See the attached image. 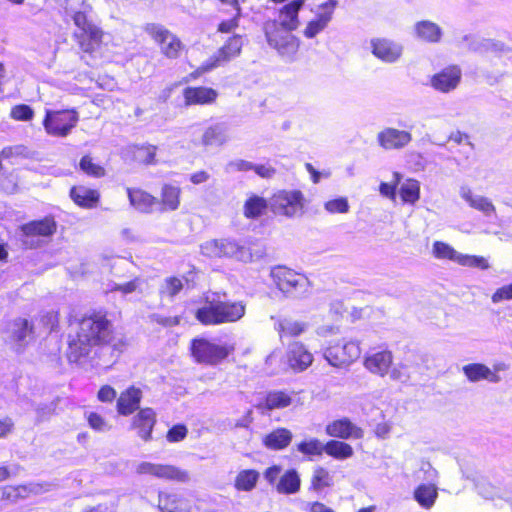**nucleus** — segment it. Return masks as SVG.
<instances>
[{
    "label": "nucleus",
    "instance_id": "6e6d98bb",
    "mask_svg": "<svg viewBox=\"0 0 512 512\" xmlns=\"http://www.w3.org/2000/svg\"><path fill=\"white\" fill-rule=\"evenodd\" d=\"M10 116L18 121H29L34 116L32 108L26 104L16 105L11 109Z\"/></svg>",
    "mask_w": 512,
    "mask_h": 512
},
{
    "label": "nucleus",
    "instance_id": "ddd939ff",
    "mask_svg": "<svg viewBox=\"0 0 512 512\" xmlns=\"http://www.w3.org/2000/svg\"><path fill=\"white\" fill-rule=\"evenodd\" d=\"M232 348L210 342L206 339H194L191 345L192 355L199 363L216 364L225 359Z\"/></svg>",
    "mask_w": 512,
    "mask_h": 512
},
{
    "label": "nucleus",
    "instance_id": "13d9d810",
    "mask_svg": "<svg viewBox=\"0 0 512 512\" xmlns=\"http://www.w3.org/2000/svg\"><path fill=\"white\" fill-rule=\"evenodd\" d=\"M157 147L153 145L142 146L138 149L137 158L145 164H154Z\"/></svg>",
    "mask_w": 512,
    "mask_h": 512
},
{
    "label": "nucleus",
    "instance_id": "a211bd4d",
    "mask_svg": "<svg viewBox=\"0 0 512 512\" xmlns=\"http://www.w3.org/2000/svg\"><path fill=\"white\" fill-rule=\"evenodd\" d=\"M337 4V0H328L319 5L316 17L308 22L303 31V35L308 39H312L322 32L332 20Z\"/></svg>",
    "mask_w": 512,
    "mask_h": 512
},
{
    "label": "nucleus",
    "instance_id": "c85d7f7f",
    "mask_svg": "<svg viewBox=\"0 0 512 512\" xmlns=\"http://www.w3.org/2000/svg\"><path fill=\"white\" fill-rule=\"evenodd\" d=\"M312 361V354L304 347L303 344L295 342L290 345L288 351V362L292 369L296 371H303L312 364Z\"/></svg>",
    "mask_w": 512,
    "mask_h": 512
},
{
    "label": "nucleus",
    "instance_id": "a18cd8bd",
    "mask_svg": "<svg viewBox=\"0 0 512 512\" xmlns=\"http://www.w3.org/2000/svg\"><path fill=\"white\" fill-rule=\"evenodd\" d=\"M268 206L267 201L259 196H251L244 204V215L249 219L261 216Z\"/></svg>",
    "mask_w": 512,
    "mask_h": 512
},
{
    "label": "nucleus",
    "instance_id": "72a5a7b5",
    "mask_svg": "<svg viewBox=\"0 0 512 512\" xmlns=\"http://www.w3.org/2000/svg\"><path fill=\"white\" fill-rule=\"evenodd\" d=\"M292 396L288 392L285 391H270L265 396L264 400L261 401L257 408L262 412L271 411L275 409H283L291 405Z\"/></svg>",
    "mask_w": 512,
    "mask_h": 512
},
{
    "label": "nucleus",
    "instance_id": "f8f14e48",
    "mask_svg": "<svg viewBox=\"0 0 512 512\" xmlns=\"http://www.w3.org/2000/svg\"><path fill=\"white\" fill-rule=\"evenodd\" d=\"M56 231V222L49 217L31 221L21 227V241L26 248H36L41 245L40 237H49Z\"/></svg>",
    "mask_w": 512,
    "mask_h": 512
},
{
    "label": "nucleus",
    "instance_id": "79ce46f5",
    "mask_svg": "<svg viewBox=\"0 0 512 512\" xmlns=\"http://www.w3.org/2000/svg\"><path fill=\"white\" fill-rule=\"evenodd\" d=\"M414 498L422 507L430 508L437 498V489L432 484H421L415 489Z\"/></svg>",
    "mask_w": 512,
    "mask_h": 512
},
{
    "label": "nucleus",
    "instance_id": "09e8293b",
    "mask_svg": "<svg viewBox=\"0 0 512 512\" xmlns=\"http://www.w3.org/2000/svg\"><path fill=\"white\" fill-rule=\"evenodd\" d=\"M324 449L325 444L317 438H310L297 444L298 452L308 457L321 456Z\"/></svg>",
    "mask_w": 512,
    "mask_h": 512
},
{
    "label": "nucleus",
    "instance_id": "e2e57ef3",
    "mask_svg": "<svg viewBox=\"0 0 512 512\" xmlns=\"http://www.w3.org/2000/svg\"><path fill=\"white\" fill-rule=\"evenodd\" d=\"M116 396V390L110 385L102 386L97 393L98 400L103 403H112Z\"/></svg>",
    "mask_w": 512,
    "mask_h": 512
},
{
    "label": "nucleus",
    "instance_id": "f03ea898",
    "mask_svg": "<svg viewBox=\"0 0 512 512\" xmlns=\"http://www.w3.org/2000/svg\"><path fill=\"white\" fill-rule=\"evenodd\" d=\"M201 253L210 258H229L242 263H250L263 259L266 248L262 244L246 245L233 238L212 239L201 245Z\"/></svg>",
    "mask_w": 512,
    "mask_h": 512
},
{
    "label": "nucleus",
    "instance_id": "bb28decb",
    "mask_svg": "<svg viewBox=\"0 0 512 512\" xmlns=\"http://www.w3.org/2000/svg\"><path fill=\"white\" fill-rule=\"evenodd\" d=\"M131 205L143 213L158 211L160 202L154 196L140 189H127Z\"/></svg>",
    "mask_w": 512,
    "mask_h": 512
},
{
    "label": "nucleus",
    "instance_id": "f704fd0d",
    "mask_svg": "<svg viewBox=\"0 0 512 512\" xmlns=\"http://www.w3.org/2000/svg\"><path fill=\"white\" fill-rule=\"evenodd\" d=\"M463 373L471 382L488 380L492 383L500 381V377L489 367L481 363L468 364L463 367Z\"/></svg>",
    "mask_w": 512,
    "mask_h": 512
},
{
    "label": "nucleus",
    "instance_id": "7ed1b4c3",
    "mask_svg": "<svg viewBox=\"0 0 512 512\" xmlns=\"http://www.w3.org/2000/svg\"><path fill=\"white\" fill-rule=\"evenodd\" d=\"M205 303L197 309L196 319L204 325H220L240 320L246 311L242 301H222L219 293H207Z\"/></svg>",
    "mask_w": 512,
    "mask_h": 512
},
{
    "label": "nucleus",
    "instance_id": "8fccbe9b",
    "mask_svg": "<svg viewBox=\"0 0 512 512\" xmlns=\"http://www.w3.org/2000/svg\"><path fill=\"white\" fill-rule=\"evenodd\" d=\"M79 168L86 175L93 178H101L106 174L105 168L102 165L95 163L90 155H85L81 158Z\"/></svg>",
    "mask_w": 512,
    "mask_h": 512
},
{
    "label": "nucleus",
    "instance_id": "4d7b16f0",
    "mask_svg": "<svg viewBox=\"0 0 512 512\" xmlns=\"http://www.w3.org/2000/svg\"><path fill=\"white\" fill-rule=\"evenodd\" d=\"M89 426L98 432H105L110 429L109 424L98 413L91 412L87 416Z\"/></svg>",
    "mask_w": 512,
    "mask_h": 512
},
{
    "label": "nucleus",
    "instance_id": "864d4df0",
    "mask_svg": "<svg viewBox=\"0 0 512 512\" xmlns=\"http://www.w3.org/2000/svg\"><path fill=\"white\" fill-rule=\"evenodd\" d=\"M401 178H402V176L400 173L394 172L393 180L391 183L382 182L380 184V186H379L380 194L388 199L395 200L396 188H397V185L400 183Z\"/></svg>",
    "mask_w": 512,
    "mask_h": 512
},
{
    "label": "nucleus",
    "instance_id": "f257e3e1",
    "mask_svg": "<svg viewBox=\"0 0 512 512\" xmlns=\"http://www.w3.org/2000/svg\"><path fill=\"white\" fill-rule=\"evenodd\" d=\"M121 345L120 341L115 342L112 324L106 315L94 312L80 321L76 336L69 341L67 357L70 362L83 364L96 347L120 352Z\"/></svg>",
    "mask_w": 512,
    "mask_h": 512
},
{
    "label": "nucleus",
    "instance_id": "e433bc0d",
    "mask_svg": "<svg viewBox=\"0 0 512 512\" xmlns=\"http://www.w3.org/2000/svg\"><path fill=\"white\" fill-rule=\"evenodd\" d=\"M300 486L301 479L298 472L295 469H289L280 476L276 484V490L280 494L290 495L297 493L300 490Z\"/></svg>",
    "mask_w": 512,
    "mask_h": 512
},
{
    "label": "nucleus",
    "instance_id": "7c9ffc66",
    "mask_svg": "<svg viewBox=\"0 0 512 512\" xmlns=\"http://www.w3.org/2000/svg\"><path fill=\"white\" fill-rule=\"evenodd\" d=\"M158 508L162 512H189L190 504L180 494L160 492Z\"/></svg>",
    "mask_w": 512,
    "mask_h": 512
},
{
    "label": "nucleus",
    "instance_id": "20e7f679",
    "mask_svg": "<svg viewBox=\"0 0 512 512\" xmlns=\"http://www.w3.org/2000/svg\"><path fill=\"white\" fill-rule=\"evenodd\" d=\"M91 11L92 7L88 4L66 14L76 26L73 36L84 52H92L100 44L103 35L102 30L90 18Z\"/></svg>",
    "mask_w": 512,
    "mask_h": 512
},
{
    "label": "nucleus",
    "instance_id": "39448f33",
    "mask_svg": "<svg viewBox=\"0 0 512 512\" xmlns=\"http://www.w3.org/2000/svg\"><path fill=\"white\" fill-rule=\"evenodd\" d=\"M270 276L276 287L286 297L300 298L309 292V280L286 266L273 267Z\"/></svg>",
    "mask_w": 512,
    "mask_h": 512
},
{
    "label": "nucleus",
    "instance_id": "393cba45",
    "mask_svg": "<svg viewBox=\"0 0 512 512\" xmlns=\"http://www.w3.org/2000/svg\"><path fill=\"white\" fill-rule=\"evenodd\" d=\"M141 399L142 391L135 386H130L117 398V412L123 416L131 415L139 408Z\"/></svg>",
    "mask_w": 512,
    "mask_h": 512
},
{
    "label": "nucleus",
    "instance_id": "0e129e2a",
    "mask_svg": "<svg viewBox=\"0 0 512 512\" xmlns=\"http://www.w3.org/2000/svg\"><path fill=\"white\" fill-rule=\"evenodd\" d=\"M252 168H253V163L246 161V160L237 159V160L230 161L226 165L225 170H226V172L231 173V172H235V171H249V170H252Z\"/></svg>",
    "mask_w": 512,
    "mask_h": 512
},
{
    "label": "nucleus",
    "instance_id": "603ef678",
    "mask_svg": "<svg viewBox=\"0 0 512 512\" xmlns=\"http://www.w3.org/2000/svg\"><path fill=\"white\" fill-rule=\"evenodd\" d=\"M349 203L346 197H339L324 203V209L330 214H344L349 211Z\"/></svg>",
    "mask_w": 512,
    "mask_h": 512
},
{
    "label": "nucleus",
    "instance_id": "ea45409f",
    "mask_svg": "<svg viewBox=\"0 0 512 512\" xmlns=\"http://www.w3.org/2000/svg\"><path fill=\"white\" fill-rule=\"evenodd\" d=\"M180 192V188L178 187L168 184L164 185L161 192L162 201L158 210H176L180 204Z\"/></svg>",
    "mask_w": 512,
    "mask_h": 512
},
{
    "label": "nucleus",
    "instance_id": "a19ab883",
    "mask_svg": "<svg viewBox=\"0 0 512 512\" xmlns=\"http://www.w3.org/2000/svg\"><path fill=\"white\" fill-rule=\"evenodd\" d=\"M324 452L337 459V460H345L353 456V448L348 443L338 441V440H330L325 444Z\"/></svg>",
    "mask_w": 512,
    "mask_h": 512
},
{
    "label": "nucleus",
    "instance_id": "69168bd1",
    "mask_svg": "<svg viewBox=\"0 0 512 512\" xmlns=\"http://www.w3.org/2000/svg\"><path fill=\"white\" fill-rule=\"evenodd\" d=\"M139 285H140V279L135 278V279H133L127 283H124V284H113L109 290L110 291H120L123 294H130V293L136 291V289L139 287Z\"/></svg>",
    "mask_w": 512,
    "mask_h": 512
},
{
    "label": "nucleus",
    "instance_id": "cd10ccee",
    "mask_svg": "<svg viewBox=\"0 0 512 512\" xmlns=\"http://www.w3.org/2000/svg\"><path fill=\"white\" fill-rule=\"evenodd\" d=\"M156 423V414L151 408L141 409L133 418L132 425L138 430V436L145 441L151 438L153 427Z\"/></svg>",
    "mask_w": 512,
    "mask_h": 512
},
{
    "label": "nucleus",
    "instance_id": "4468645a",
    "mask_svg": "<svg viewBox=\"0 0 512 512\" xmlns=\"http://www.w3.org/2000/svg\"><path fill=\"white\" fill-rule=\"evenodd\" d=\"M360 354V343L350 340L327 347L324 357L330 365L340 367L355 361L359 358Z\"/></svg>",
    "mask_w": 512,
    "mask_h": 512
},
{
    "label": "nucleus",
    "instance_id": "f3484780",
    "mask_svg": "<svg viewBox=\"0 0 512 512\" xmlns=\"http://www.w3.org/2000/svg\"><path fill=\"white\" fill-rule=\"evenodd\" d=\"M7 337L9 341L17 346V349H23L35 339L33 324L26 318H16L7 326Z\"/></svg>",
    "mask_w": 512,
    "mask_h": 512
},
{
    "label": "nucleus",
    "instance_id": "c756f323",
    "mask_svg": "<svg viewBox=\"0 0 512 512\" xmlns=\"http://www.w3.org/2000/svg\"><path fill=\"white\" fill-rule=\"evenodd\" d=\"M414 34L417 39L434 44L441 41L443 31L438 24L430 20H422L415 23Z\"/></svg>",
    "mask_w": 512,
    "mask_h": 512
},
{
    "label": "nucleus",
    "instance_id": "6ab92c4d",
    "mask_svg": "<svg viewBox=\"0 0 512 512\" xmlns=\"http://www.w3.org/2000/svg\"><path fill=\"white\" fill-rule=\"evenodd\" d=\"M462 78V70L458 65H449L434 74L430 80L431 86L442 93L455 90Z\"/></svg>",
    "mask_w": 512,
    "mask_h": 512
},
{
    "label": "nucleus",
    "instance_id": "c9c22d12",
    "mask_svg": "<svg viewBox=\"0 0 512 512\" xmlns=\"http://www.w3.org/2000/svg\"><path fill=\"white\" fill-rule=\"evenodd\" d=\"M72 200L84 208H93L99 201V193L85 186L73 187L70 191Z\"/></svg>",
    "mask_w": 512,
    "mask_h": 512
},
{
    "label": "nucleus",
    "instance_id": "bf43d9fd",
    "mask_svg": "<svg viewBox=\"0 0 512 512\" xmlns=\"http://www.w3.org/2000/svg\"><path fill=\"white\" fill-rule=\"evenodd\" d=\"M188 430L184 424H177L171 427L166 435L168 442H179L187 436Z\"/></svg>",
    "mask_w": 512,
    "mask_h": 512
},
{
    "label": "nucleus",
    "instance_id": "dca6fc26",
    "mask_svg": "<svg viewBox=\"0 0 512 512\" xmlns=\"http://www.w3.org/2000/svg\"><path fill=\"white\" fill-rule=\"evenodd\" d=\"M378 145L385 151L402 150L413 140L411 132L394 127H385L377 133Z\"/></svg>",
    "mask_w": 512,
    "mask_h": 512
},
{
    "label": "nucleus",
    "instance_id": "1a4fd4ad",
    "mask_svg": "<svg viewBox=\"0 0 512 512\" xmlns=\"http://www.w3.org/2000/svg\"><path fill=\"white\" fill-rule=\"evenodd\" d=\"M79 121L75 109L46 110L43 127L46 133L53 137H67Z\"/></svg>",
    "mask_w": 512,
    "mask_h": 512
},
{
    "label": "nucleus",
    "instance_id": "4be33fe9",
    "mask_svg": "<svg viewBox=\"0 0 512 512\" xmlns=\"http://www.w3.org/2000/svg\"><path fill=\"white\" fill-rule=\"evenodd\" d=\"M393 363V355L389 350L373 352L365 357V368L378 376L384 377L388 374Z\"/></svg>",
    "mask_w": 512,
    "mask_h": 512
},
{
    "label": "nucleus",
    "instance_id": "37998d69",
    "mask_svg": "<svg viewBox=\"0 0 512 512\" xmlns=\"http://www.w3.org/2000/svg\"><path fill=\"white\" fill-rule=\"evenodd\" d=\"M259 479V473L253 469L242 470L235 479V488L239 491H251L255 488Z\"/></svg>",
    "mask_w": 512,
    "mask_h": 512
},
{
    "label": "nucleus",
    "instance_id": "58836bf2",
    "mask_svg": "<svg viewBox=\"0 0 512 512\" xmlns=\"http://www.w3.org/2000/svg\"><path fill=\"white\" fill-rule=\"evenodd\" d=\"M307 328L306 323L295 321L292 319H279L275 323V330L279 333L280 337L289 336L296 337L302 334Z\"/></svg>",
    "mask_w": 512,
    "mask_h": 512
},
{
    "label": "nucleus",
    "instance_id": "5fc2aeb1",
    "mask_svg": "<svg viewBox=\"0 0 512 512\" xmlns=\"http://www.w3.org/2000/svg\"><path fill=\"white\" fill-rule=\"evenodd\" d=\"M459 265L467 267H478L483 270L489 268V263L484 257L467 254L461 255Z\"/></svg>",
    "mask_w": 512,
    "mask_h": 512
},
{
    "label": "nucleus",
    "instance_id": "9d476101",
    "mask_svg": "<svg viewBox=\"0 0 512 512\" xmlns=\"http://www.w3.org/2000/svg\"><path fill=\"white\" fill-rule=\"evenodd\" d=\"M144 31L160 46L161 52L167 58L179 57L184 45L182 41L170 30L161 24L148 23Z\"/></svg>",
    "mask_w": 512,
    "mask_h": 512
},
{
    "label": "nucleus",
    "instance_id": "b1692460",
    "mask_svg": "<svg viewBox=\"0 0 512 512\" xmlns=\"http://www.w3.org/2000/svg\"><path fill=\"white\" fill-rule=\"evenodd\" d=\"M186 106L212 104L218 97V92L209 87H187L183 91Z\"/></svg>",
    "mask_w": 512,
    "mask_h": 512
},
{
    "label": "nucleus",
    "instance_id": "473e14b6",
    "mask_svg": "<svg viewBox=\"0 0 512 512\" xmlns=\"http://www.w3.org/2000/svg\"><path fill=\"white\" fill-rule=\"evenodd\" d=\"M228 140V125L218 122L207 127L202 135L204 146H222Z\"/></svg>",
    "mask_w": 512,
    "mask_h": 512
},
{
    "label": "nucleus",
    "instance_id": "0eeeda50",
    "mask_svg": "<svg viewBox=\"0 0 512 512\" xmlns=\"http://www.w3.org/2000/svg\"><path fill=\"white\" fill-rule=\"evenodd\" d=\"M291 30H286L274 23L264 24V33L267 43L277 53L288 61H292L299 49V39Z\"/></svg>",
    "mask_w": 512,
    "mask_h": 512
},
{
    "label": "nucleus",
    "instance_id": "423d86ee",
    "mask_svg": "<svg viewBox=\"0 0 512 512\" xmlns=\"http://www.w3.org/2000/svg\"><path fill=\"white\" fill-rule=\"evenodd\" d=\"M275 215L286 218H299L305 213L306 199L300 190H280L269 201Z\"/></svg>",
    "mask_w": 512,
    "mask_h": 512
},
{
    "label": "nucleus",
    "instance_id": "9b49d317",
    "mask_svg": "<svg viewBox=\"0 0 512 512\" xmlns=\"http://www.w3.org/2000/svg\"><path fill=\"white\" fill-rule=\"evenodd\" d=\"M243 44V36L234 34L225 42L221 48L218 49V51L213 56H211L196 70V73L202 74L208 72L235 59L240 55Z\"/></svg>",
    "mask_w": 512,
    "mask_h": 512
},
{
    "label": "nucleus",
    "instance_id": "338daca9",
    "mask_svg": "<svg viewBox=\"0 0 512 512\" xmlns=\"http://www.w3.org/2000/svg\"><path fill=\"white\" fill-rule=\"evenodd\" d=\"M17 178L15 175L10 174L9 176L2 177L0 176V187L6 193H13L17 189Z\"/></svg>",
    "mask_w": 512,
    "mask_h": 512
},
{
    "label": "nucleus",
    "instance_id": "2eb2a0df",
    "mask_svg": "<svg viewBox=\"0 0 512 512\" xmlns=\"http://www.w3.org/2000/svg\"><path fill=\"white\" fill-rule=\"evenodd\" d=\"M137 474L150 475L158 479L175 480L178 482H188L190 477L189 473L180 468L168 465L151 462H141L136 467Z\"/></svg>",
    "mask_w": 512,
    "mask_h": 512
},
{
    "label": "nucleus",
    "instance_id": "3c124183",
    "mask_svg": "<svg viewBox=\"0 0 512 512\" xmlns=\"http://www.w3.org/2000/svg\"><path fill=\"white\" fill-rule=\"evenodd\" d=\"M183 289V282L180 278L172 276L164 279L159 292L162 296L175 297Z\"/></svg>",
    "mask_w": 512,
    "mask_h": 512
},
{
    "label": "nucleus",
    "instance_id": "a878e982",
    "mask_svg": "<svg viewBox=\"0 0 512 512\" xmlns=\"http://www.w3.org/2000/svg\"><path fill=\"white\" fill-rule=\"evenodd\" d=\"M459 195L471 208L482 212L485 216L495 213L496 209L493 203L487 197L474 194L469 186L461 185Z\"/></svg>",
    "mask_w": 512,
    "mask_h": 512
},
{
    "label": "nucleus",
    "instance_id": "5701e85b",
    "mask_svg": "<svg viewBox=\"0 0 512 512\" xmlns=\"http://www.w3.org/2000/svg\"><path fill=\"white\" fill-rule=\"evenodd\" d=\"M327 435L341 439H360L363 437V430L353 424L348 418L335 420L329 423L325 429Z\"/></svg>",
    "mask_w": 512,
    "mask_h": 512
},
{
    "label": "nucleus",
    "instance_id": "c03bdc74",
    "mask_svg": "<svg viewBox=\"0 0 512 512\" xmlns=\"http://www.w3.org/2000/svg\"><path fill=\"white\" fill-rule=\"evenodd\" d=\"M332 485L333 477L331 476L329 471L322 466H317L313 470L310 489L319 492L322 491L324 488L330 487Z\"/></svg>",
    "mask_w": 512,
    "mask_h": 512
},
{
    "label": "nucleus",
    "instance_id": "052dcab7",
    "mask_svg": "<svg viewBox=\"0 0 512 512\" xmlns=\"http://www.w3.org/2000/svg\"><path fill=\"white\" fill-rule=\"evenodd\" d=\"M241 15L240 7H237V12L233 16V18L229 20L222 21L218 25V31L221 33H230L234 31L239 26V18Z\"/></svg>",
    "mask_w": 512,
    "mask_h": 512
},
{
    "label": "nucleus",
    "instance_id": "4c0bfd02",
    "mask_svg": "<svg viewBox=\"0 0 512 512\" xmlns=\"http://www.w3.org/2000/svg\"><path fill=\"white\" fill-rule=\"evenodd\" d=\"M472 40L469 45V48L474 51H491L494 53H498L500 55H508L512 52V48L506 46L504 43L492 39H483L480 41L474 40V38L470 36H465L464 40Z\"/></svg>",
    "mask_w": 512,
    "mask_h": 512
},
{
    "label": "nucleus",
    "instance_id": "680f3d73",
    "mask_svg": "<svg viewBox=\"0 0 512 512\" xmlns=\"http://www.w3.org/2000/svg\"><path fill=\"white\" fill-rule=\"evenodd\" d=\"M512 299V283L498 288L492 295L491 300L493 303H499L504 300Z\"/></svg>",
    "mask_w": 512,
    "mask_h": 512
},
{
    "label": "nucleus",
    "instance_id": "de8ad7c7",
    "mask_svg": "<svg viewBox=\"0 0 512 512\" xmlns=\"http://www.w3.org/2000/svg\"><path fill=\"white\" fill-rule=\"evenodd\" d=\"M433 255L438 259H447L459 264L462 253H459L445 242L435 241L433 243Z\"/></svg>",
    "mask_w": 512,
    "mask_h": 512
},
{
    "label": "nucleus",
    "instance_id": "412c9836",
    "mask_svg": "<svg viewBox=\"0 0 512 512\" xmlns=\"http://www.w3.org/2000/svg\"><path fill=\"white\" fill-rule=\"evenodd\" d=\"M371 46L374 56L386 63L398 61L403 52L401 44L388 39L372 40Z\"/></svg>",
    "mask_w": 512,
    "mask_h": 512
},
{
    "label": "nucleus",
    "instance_id": "6e6552de",
    "mask_svg": "<svg viewBox=\"0 0 512 512\" xmlns=\"http://www.w3.org/2000/svg\"><path fill=\"white\" fill-rule=\"evenodd\" d=\"M475 488L479 496L502 509L508 505L512 510V489L507 487L502 480L483 476L476 480Z\"/></svg>",
    "mask_w": 512,
    "mask_h": 512
},
{
    "label": "nucleus",
    "instance_id": "774afa93",
    "mask_svg": "<svg viewBox=\"0 0 512 512\" xmlns=\"http://www.w3.org/2000/svg\"><path fill=\"white\" fill-rule=\"evenodd\" d=\"M303 510L306 512H334L331 508L318 501L305 503Z\"/></svg>",
    "mask_w": 512,
    "mask_h": 512
},
{
    "label": "nucleus",
    "instance_id": "49530a36",
    "mask_svg": "<svg viewBox=\"0 0 512 512\" xmlns=\"http://www.w3.org/2000/svg\"><path fill=\"white\" fill-rule=\"evenodd\" d=\"M400 196L403 202L414 204L420 198V183L415 179L406 180L400 187Z\"/></svg>",
    "mask_w": 512,
    "mask_h": 512
},
{
    "label": "nucleus",
    "instance_id": "aec40b11",
    "mask_svg": "<svg viewBox=\"0 0 512 512\" xmlns=\"http://www.w3.org/2000/svg\"><path fill=\"white\" fill-rule=\"evenodd\" d=\"M303 5L304 0H293L280 9L278 19L266 23H274L281 28L294 31L299 26L298 13Z\"/></svg>",
    "mask_w": 512,
    "mask_h": 512
},
{
    "label": "nucleus",
    "instance_id": "2f4dec72",
    "mask_svg": "<svg viewBox=\"0 0 512 512\" xmlns=\"http://www.w3.org/2000/svg\"><path fill=\"white\" fill-rule=\"evenodd\" d=\"M292 438L293 434L289 429L280 427L267 433L262 443L269 450H283L290 445Z\"/></svg>",
    "mask_w": 512,
    "mask_h": 512
}]
</instances>
